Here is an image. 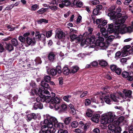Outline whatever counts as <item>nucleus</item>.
<instances>
[{
  "label": "nucleus",
  "mask_w": 133,
  "mask_h": 133,
  "mask_svg": "<svg viewBox=\"0 0 133 133\" xmlns=\"http://www.w3.org/2000/svg\"><path fill=\"white\" fill-rule=\"evenodd\" d=\"M71 4L70 2L68 0H57V5H59V6L61 8H63L64 6L69 5Z\"/></svg>",
  "instance_id": "423d86ee"
},
{
  "label": "nucleus",
  "mask_w": 133,
  "mask_h": 133,
  "mask_svg": "<svg viewBox=\"0 0 133 133\" xmlns=\"http://www.w3.org/2000/svg\"><path fill=\"white\" fill-rule=\"evenodd\" d=\"M78 125V122L76 121L72 122L71 123V125L72 128H77Z\"/></svg>",
  "instance_id": "393cba45"
},
{
  "label": "nucleus",
  "mask_w": 133,
  "mask_h": 133,
  "mask_svg": "<svg viewBox=\"0 0 133 133\" xmlns=\"http://www.w3.org/2000/svg\"><path fill=\"white\" fill-rule=\"evenodd\" d=\"M6 48L7 50L10 51L14 49L13 46L12 45L10 44H6Z\"/></svg>",
  "instance_id": "a878e982"
},
{
  "label": "nucleus",
  "mask_w": 133,
  "mask_h": 133,
  "mask_svg": "<svg viewBox=\"0 0 133 133\" xmlns=\"http://www.w3.org/2000/svg\"><path fill=\"white\" fill-rule=\"evenodd\" d=\"M44 80L45 82L49 83L50 82L51 83H54V82L51 81L50 77L48 76H46L44 77Z\"/></svg>",
  "instance_id": "5701e85b"
},
{
  "label": "nucleus",
  "mask_w": 133,
  "mask_h": 133,
  "mask_svg": "<svg viewBox=\"0 0 133 133\" xmlns=\"http://www.w3.org/2000/svg\"><path fill=\"white\" fill-rule=\"evenodd\" d=\"M52 104H55L54 105V106L56 110H58L59 109V105L58 104L60 102L59 99L58 97H52L50 99V102Z\"/></svg>",
  "instance_id": "39448f33"
},
{
  "label": "nucleus",
  "mask_w": 133,
  "mask_h": 133,
  "mask_svg": "<svg viewBox=\"0 0 133 133\" xmlns=\"http://www.w3.org/2000/svg\"><path fill=\"white\" fill-rule=\"evenodd\" d=\"M52 34V31L50 30L47 32L46 33V36L47 37H49L51 36Z\"/></svg>",
  "instance_id": "13d9d810"
},
{
  "label": "nucleus",
  "mask_w": 133,
  "mask_h": 133,
  "mask_svg": "<svg viewBox=\"0 0 133 133\" xmlns=\"http://www.w3.org/2000/svg\"><path fill=\"white\" fill-rule=\"evenodd\" d=\"M51 129L48 128L45 125H42L41 126V130L39 131V133H51Z\"/></svg>",
  "instance_id": "9b49d317"
},
{
  "label": "nucleus",
  "mask_w": 133,
  "mask_h": 133,
  "mask_svg": "<svg viewBox=\"0 0 133 133\" xmlns=\"http://www.w3.org/2000/svg\"><path fill=\"white\" fill-rule=\"evenodd\" d=\"M120 124V122L117 120L115 121L114 122H112V123L111 124L112 126H114V128H115L116 126L119 125Z\"/></svg>",
  "instance_id": "c03bdc74"
},
{
  "label": "nucleus",
  "mask_w": 133,
  "mask_h": 133,
  "mask_svg": "<svg viewBox=\"0 0 133 133\" xmlns=\"http://www.w3.org/2000/svg\"><path fill=\"white\" fill-rule=\"evenodd\" d=\"M91 41V43L95 44V43L96 42V39L94 36H92L90 38Z\"/></svg>",
  "instance_id": "c756f323"
},
{
  "label": "nucleus",
  "mask_w": 133,
  "mask_h": 133,
  "mask_svg": "<svg viewBox=\"0 0 133 133\" xmlns=\"http://www.w3.org/2000/svg\"><path fill=\"white\" fill-rule=\"evenodd\" d=\"M111 98L115 102H118L117 99L116 97L115 96V95L114 94H111L110 95Z\"/></svg>",
  "instance_id": "de8ad7c7"
},
{
  "label": "nucleus",
  "mask_w": 133,
  "mask_h": 133,
  "mask_svg": "<svg viewBox=\"0 0 133 133\" xmlns=\"http://www.w3.org/2000/svg\"><path fill=\"white\" fill-rule=\"evenodd\" d=\"M18 39L21 42H24L25 41V38L22 36H20L18 37Z\"/></svg>",
  "instance_id": "3c124183"
},
{
  "label": "nucleus",
  "mask_w": 133,
  "mask_h": 133,
  "mask_svg": "<svg viewBox=\"0 0 133 133\" xmlns=\"http://www.w3.org/2000/svg\"><path fill=\"white\" fill-rule=\"evenodd\" d=\"M35 39L37 40H44L45 39V35L43 34H40L38 31H36L35 33Z\"/></svg>",
  "instance_id": "9d476101"
},
{
  "label": "nucleus",
  "mask_w": 133,
  "mask_h": 133,
  "mask_svg": "<svg viewBox=\"0 0 133 133\" xmlns=\"http://www.w3.org/2000/svg\"><path fill=\"white\" fill-rule=\"evenodd\" d=\"M57 133H68V131L65 129H60L58 131Z\"/></svg>",
  "instance_id": "864d4df0"
},
{
  "label": "nucleus",
  "mask_w": 133,
  "mask_h": 133,
  "mask_svg": "<svg viewBox=\"0 0 133 133\" xmlns=\"http://www.w3.org/2000/svg\"><path fill=\"white\" fill-rule=\"evenodd\" d=\"M46 119L44 120V121L41 122V126L42 125H45L48 128L51 129L53 132H55L56 130L53 127L54 124L58 122L57 119L55 118L52 117L49 115H46Z\"/></svg>",
  "instance_id": "f03ea898"
},
{
  "label": "nucleus",
  "mask_w": 133,
  "mask_h": 133,
  "mask_svg": "<svg viewBox=\"0 0 133 133\" xmlns=\"http://www.w3.org/2000/svg\"><path fill=\"white\" fill-rule=\"evenodd\" d=\"M99 61V65L102 66H105L107 64V62L104 60H100Z\"/></svg>",
  "instance_id": "cd10ccee"
},
{
  "label": "nucleus",
  "mask_w": 133,
  "mask_h": 133,
  "mask_svg": "<svg viewBox=\"0 0 133 133\" xmlns=\"http://www.w3.org/2000/svg\"><path fill=\"white\" fill-rule=\"evenodd\" d=\"M71 119V117H66L64 121V122L65 124H68L70 123Z\"/></svg>",
  "instance_id": "c85d7f7f"
},
{
  "label": "nucleus",
  "mask_w": 133,
  "mask_h": 133,
  "mask_svg": "<svg viewBox=\"0 0 133 133\" xmlns=\"http://www.w3.org/2000/svg\"><path fill=\"white\" fill-rule=\"evenodd\" d=\"M99 3V2L98 0H94L91 1V3L93 5H95Z\"/></svg>",
  "instance_id": "5fc2aeb1"
},
{
  "label": "nucleus",
  "mask_w": 133,
  "mask_h": 133,
  "mask_svg": "<svg viewBox=\"0 0 133 133\" xmlns=\"http://www.w3.org/2000/svg\"><path fill=\"white\" fill-rule=\"evenodd\" d=\"M114 126H112L111 124L109 125V133H115Z\"/></svg>",
  "instance_id": "a211bd4d"
},
{
  "label": "nucleus",
  "mask_w": 133,
  "mask_h": 133,
  "mask_svg": "<svg viewBox=\"0 0 133 133\" xmlns=\"http://www.w3.org/2000/svg\"><path fill=\"white\" fill-rule=\"evenodd\" d=\"M86 115L88 117H91L92 116V114L91 112V110H88V111L86 112Z\"/></svg>",
  "instance_id": "37998d69"
},
{
  "label": "nucleus",
  "mask_w": 133,
  "mask_h": 133,
  "mask_svg": "<svg viewBox=\"0 0 133 133\" xmlns=\"http://www.w3.org/2000/svg\"><path fill=\"white\" fill-rule=\"evenodd\" d=\"M71 95H67L64 96L63 98V99L67 102H69V98H71Z\"/></svg>",
  "instance_id": "a19ab883"
},
{
  "label": "nucleus",
  "mask_w": 133,
  "mask_h": 133,
  "mask_svg": "<svg viewBox=\"0 0 133 133\" xmlns=\"http://www.w3.org/2000/svg\"><path fill=\"white\" fill-rule=\"evenodd\" d=\"M74 132L76 133H82V131L78 128L75 129L74 130Z\"/></svg>",
  "instance_id": "338daca9"
},
{
  "label": "nucleus",
  "mask_w": 133,
  "mask_h": 133,
  "mask_svg": "<svg viewBox=\"0 0 133 133\" xmlns=\"http://www.w3.org/2000/svg\"><path fill=\"white\" fill-rule=\"evenodd\" d=\"M13 7L12 4L10 5L7 6L5 8V10H11Z\"/></svg>",
  "instance_id": "4d7b16f0"
},
{
  "label": "nucleus",
  "mask_w": 133,
  "mask_h": 133,
  "mask_svg": "<svg viewBox=\"0 0 133 133\" xmlns=\"http://www.w3.org/2000/svg\"><path fill=\"white\" fill-rule=\"evenodd\" d=\"M114 24H115V23L114 24L111 23V24H110V25H109V28H110V29H111V28H112L114 26L115 27V29L116 30V31H117L119 33H121V34H124L125 33L127 32H125L124 33H122V32H120L119 31L118 29H116V27H115V26L114 25Z\"/></svg>",
  "instance_id": "7c9ffc66"
},
{
  "label": "nucleus",
  "mask_w": 133,
  "mask_h": 133,
  "mask_svg": "<svg viewBox=\"0 0 133 133\" xmlns=\"http://www.w3.org/2000/svg\"><path fill=\"white\" fill-rule=\"evenodd\" d=\"M56 70L57 71V72L59 74H60L62 72L61 68L59 66H58L56 67Z\"/></svg>",
  "instance_id": "8fccbe9b"
},
{
  "label": "nucleus",
  "mask_w": 133,
  "mask_h": 133,
  "mask_svg": "<svg viewBox=\"0 0 133 133\" xmlns=\"http://www.w3.org/2000/svg\"><path fill=\"white\" fill-rule=\"evenodd\" d=\"M93 131L96 133H100V130L98 128H96L93 129Z\"/></svg>",
  "instance_id": "774afa93"
},
{
  "label": "nucleus",
  "mask_w": 133,
  "mask_h": 133,
  "mask_svg": "<svg viewBox=\"0 0 133 133\" xmlns=\"http://www.w3.org/2000/svg\"><path fill=\"white\" fill-rule=\"evenodd\" d=\"M130 46L129 45H126L124 46L123 48V49L124 50L127 51H128L129 50L128 49L130 48Z\"/></svg>",
  "instance_id": "0e129e2a"
},
{
  "label": "nucleus",
  "mask_w": 133,
  "mask_h": 133,
  "mask_svg": "<svg viewBox=\"0 0 133 133\" xmlns=\"http://www.w3.org/2000/svg\"><path fill=\"white\" fill-rule=\"evenodd\" d=\"M70 38L72 41H73L75 39H77L78 41H81V38L78 37H77L76 35L74 34L71 35Z\"/></svg>",
  "instance_id": "b1692460"
},
{
  "label": "nucleus",
  "mask_w": 133,
  "mask_h": 133,
  "mask_svg": "<svg viewBox=\"0 0 133 133\" xmlns=\"http://www.w3.org/2000/svg\"><path fill=\"white\" fill-rule=\"evenodd\" d=\"M90 39L89 38H87L86 39H83L82 40L81 42V44L84 45L85 44L88 45L89 44H91Z\"/></svg>",
  "instance_id": "f3484780"
},
{
  "label": "nucleus",
  "mask_w": 133,
  "mask_h": 133,
  "mask_svg": "<svg viewBox=\"0 0 133 133\" xmlns=\"http://www.w3.org/2000/svg\"><path fill=\"white\" fill-rule=\"evenodd\" d=\"M59 109H60V110L62 111H65L67 109V106L66 104H62L61 107H60L59 106Z\"/></svg>",
  "instance_id": "72a5a7b5"
},
{
  "label": "nucleus",
  "mask_w": 133,
  "mask_h": 133,
  "mask_svg": "<svg viewBox=\"0 0 133 133\" xmlns=\"http://www.w3.org/2000/svg\"><path fill=\"white\" fill-rule=\"evenodd\" d=\"M47 9V8H42L38 11L37 12L40 14H42L46 11Z\"/></svg>",
  "instance_id": "2f4dec72"
},
{
  "label": "nucleus",
  "mask_w": 133,
  "mask_h": 133,
  "mask_svg": "<svg viewBox=\"0 0 133 133\" xmlns=\"http://www.w3.org/2000/svg\"><path fill=\"white\" fill-rule=\"evenodd\" d=\"M100 115L97 114H94L91 118V120L94 122L98 123L99 121Z\"/></svg>",
  "instance_id": "f8f14e48"
},
{
  "label": "nucleus",
  "mask_w": 133,
  "mask_h": 133,
  "mask_svg": "<svg viewBox=\"0 0 133 133\" xmlns=\"http://www.w3.org/2000/svg\"><path fill=\"white\" fill-rule=\"evenodd\" d=\"M99 11L96 8H95L93 11V13L95 15H99Z\"/></svg>",
  "instance_id": "49530a36"
},
{
  "label": "nucleus",
  "mask_w": 133,
  "mask_h": 133,
  "mask_svg": "<svg viewBox=\"0 0 133 133\" xmlns=\"http://www.w3.org/2000/svg\"><path fill=\"white\" fill-rule=\"evenodd\" d=\"M88 92L87 91H85L83 92L82 94L80 96L81 98H83L84 97L87 95Z\"/></svg>",
  "instance_id": "603ef678"
},
{
  "label": "nucleus",
  "mask_w": 133,
  "mask_h": 133,
  "mask_svg": "<svg viewBox=\"0 0 133 133\" xmlns=\"http://www.w3.org/2000/svg\"><path fill=\"white\" fill-rule=\"evenodd\" d=\"M108 113L103 114L101 116V123L103 125L102 126V128L105 129L107 127L108 124Z\"/></svg>",
  "instance_id": "20e7f679"
},
{
  "label": "nucleus",
  "mask_w": 133,
  "mask_h": 133,
  "mask_svg": "<svg viewBox=\"0 0 133 133\" xmlns=\"http://www.w3.org/2000/svg\"><path fill=\"white\" fill-rule=\"evenodd\" d=\"M65 36L64 32L62 31H58L56 35V37H57L59 39H64Z\"/></svg>",
  "instance_id": "4468645a"
},
{
  "label": "nucleus",
  "mask_w": 133,
  "mask_h": 133,
  "mask_svg": "<svg viewBox=\"0 0 133 133\" xmlns=\"http://www.w3.org/2000/svg\"><path fill=\"white\" fill-rule=\"evenodd\" d=\"M123 92L124 94V96L123 94H122L121 92H118V94L123 99H126V98L128 97L131 98V94L132 93L131 91L127 90H124L123 91Z\"/></svg>",
  "instance_id": "6e6552de"
},
{
  "label": "nucleus",
  "mask_w": 133,
  "mask_h": 133,
  "mask_svg": "<svg viewBox=\"0 0 133 133\" xmlns=\"http://www.w3.org/2000/svg\"><path fill=\"white\" fill-rule=\"evenodd\" d=\"M115 117L114 112H109V122L112 123L114 121Z\"/></svg>",
  "instance_id": "ddd939ff"
},
{
  "label": "nucleus",
  "mask_w": 133,
  "mask_h": 133,
  "mask_svg": "<svg viewBox=\"0 0 133 133\" xmlns=\"http://www.w3.org/2000/svg\"><path fill=\"white\" fill-rule=\"evenodd\" d=\"M50 74L52 76H55L57 74V71L55 69H52L50 70Z\"/></svg>",
  "instance_id": "e433bc0d"
},
{
  "label": "nucleus",
  "mask_w": 133,
  "mask_h": 133,
  "mask_svg": "<svg viewBox=\"0 0 133 133\" xmlns=\"http://www.w3.org/2000/svg\"><path fill=\"white\" fill-rule=\"evenodd\" d=\"M56 55L55 53L51 52L49 53L48 56V59L51 61H53L56 58Z\"/></svg>",
  "instance_id": "2eb2a0df"
},
{
  "label": "nucleus",
  "mask_w": 133,
  "mask_h": 133,
  "mask_svg": "<svg viewBox=\"0 0 133 133\" xmlns=\"http://www.w3.org/2000/svg\"><path fill=\"white\" fill-rule=\"evenodd\" d=\"M101 25H99L98 26V28H101L100 31L102 33L104 37L107 38V41L108 40V28H107V30L106 29L104 28H101Z\"/></svg>",
  "instance_id": "1a4fd4ad"
},
{
  "label": "nucleus",
  "mask_w": 133,
  "mask_h": 133,
  "mask_svg": "<svg viewBox=\"0 0 133 133\" xmlns=\"http://www.w3.org/2000/svg\"><path fill=\"white\" fill-rule=\"evenodd\" d=\"M54 127L57 128L59 129L63 128V124L61 123L57 122L54 124L53 126Z\"/></svg>",
  "instance_id": "aec40b11"
},
{
  "label": "nucleus",
  "mask_w": 133,
  "mask_h": 133,
  "mask_svg": "<svg viewBox=\"0 0 133 133\" xmlns=\"http://www.w3.org/2000/svg\"><path fill=\"white\" fill-rule=\"evenodd\" d=\"M128 131L129 133H133V126L129 127L128 128Z\"/></svg>",
  "instance_id": "052dcab7"
},
{
  "label": "nucleus",
  "mask_w": 133,
  "mask_h": 133,
  "mask_svg": "<svg viewBox=\"0 0 133 133\" xmlns=\"http://www.w3.org/2000/svg\"><path fill=\"white\" fill-rule=\"evenodd\" d=\"M124 119V117H123L121 116L119 118L118 120L120 123H121L123 121Z\"/></svg>",
  "instance_id": "680f3d73"
},
{
  "label": "nucleus",
  "mask_w": 133,
  "mask_h": 133,
  "mask_svg": "<svg viewBox=\"0 0 133 133\" xmlns=\"http://www.w3.org/2000/svg\"><path fill=\"white\" fill-rule=\"evenodd\" d=\"M39 8V5L37 4L32 5L31 6V10L32 11H35Z\"/></svg>",
  "instance_id": "bb28decb"
},
{
  "label": "nucleus",
  "mask_w": 133,
  "mask_h": 133,
  "mask_svg": "<svg viewBox=\"0 0 133 133\" xmlns=\"http://www.w3.org/2000/svg\"><path fill=\"white\" fill-rule=\"evenodd\" d=\"M90 125V124L89 123H86L84 125H83L81 128L84 131H86L89 128Z\"/></svg>",
  "instance_id": "6ab92c4d"
},
{
  "label": "nucleus",
  "mask_w": 133,
  "mask_h": 133,
  "mask_svg": "<svg viewBox=\"0 0 133 133\" xmlns=\"http://www.w3.org/2000/svg\"><path fill=\"white\" fill-rule=\"evenodd\" d=\"M26 41L27 43L29 45H30L33 42L32 38L29 37H28L26 38Z\"/></svg>",
  "instance_id": "4c0bfd02"
},
{
  "label": "nucleus",
  "mask_w": 133,
  "mask_h": 133,
  "mask_svg": "<svg viewBox=\"0 0 133 133\" xmlns=\"http://www.w3.org/2000/svg\"><path fill=\"white\" fill-rule=\"evenodd\" d=\"M35 61L37 64L41 63V58L39 57H37L35 60Z\"/></svg>",
  "instance_id": "6e6d98bb"
},
{
  "label": "nucleus",
  "mask_w": 133,
  "mask_h": 133,
  "mask_svg": "<svg viewBox=\"0 0 133 133\" xmlns=\"http://www.w3.org/2000/svg\"><path fill=\"white\" fill-rule=\"evenodd\" d=\"M11 44L15 46L18 45V42L16 38H14L12 39L11 40Z\"/></svg>",
  "instance_id": "412c9836"
},
{
  "label": "nucleus",
  "mask_w": 133,
  "mask_h": 133,
  "mask_svg": "<svg viewBox=\"0 0 133 133\" xmlns=\"http://www.w3.org/2000/svg\"><path fill=\"white\" fill-rule=\"evenodd\" d=\"M97 43L98 44L97 45L101 47V49L106 50L108 48L107 46H106L105 44L103 42H99L98 41H97Z\"/></svg>",
  "instance_id": "dca6fc26"
},
{
  "label": "nucleus",
  "mask_w": 133,
  "mask_h": 133,
  "mask_svg": "<svg viewBox=\"0 0 133 133\" xmlns=\"http://www.w3.org/2000/svg\"><path fill=\"white\" fill-rule=\"evenodd\" d=\"M37 22L39 24L43 22L47 23L48 22V20L42 18L37 21Z\"/></svg>",
  "instance_id": "c9c22d12"
},
{
  "label": "nucleus",
  "mask_w": 133,
  "mask_h": 133,
  "mask_svg": "<svg viewBox=\"0 0 133 133\" xmlns=\"http://www.w3.org/2000/svg\"><path fill=\"white\" fill-rule=\"evenodd\" d=\"M115 14V12L114 11L109 12V16H110V19L114 20L116 29H118L119 32L122 33L130 31L131 29L130 26L126 27L125 25L123 24L127 17L125 16L121 17L122 14L120 13H118L116 15Z\"/></svg>",
  "instance_id": "f257e3e1"
},
{
  "label": "nucleus",
  "mask_w": 133,
  "mask_h": 133,
  "mask_svg": "<svg viewBox=\"0 0 133 133\" xmlns=\"http://www.w3.org/2000/svg\"><path fill=\"white\" fill-rule=\"evenodd\" d=\"M70 70L68 67H64L63 69V74L66 75L69 74V73Z\"/></svg>",
  "instance_id": "4be33fe9"
},
{
  "label": "nucleus",
  "mask_w": 133,
  "mask_h": 133,
  "mask_svg": "<svg viewBox=\"0 0 133 133\" xmlns=\"http://www.w3.org/2000/svg\"><path fill=\"white\" fill-rule=\"evenodd\" d=\"M129 75L128 73L127 72H123L122 74V76L124 78H127L128 77Z\"/></svg>",
  "instance_id": "a18cd8bd"
},
{
  "label": "nucleus",
  "mask_w": 133,
  "mask_h": 133,
  "mask_svg": "<svg viewBox=\"0 0 133 133\" xmlns=\"http://www.w3.org/2000/svg\"><path fill=\"white\" fill-rule=\"evenodd\" d=\"M122 54L121 56L125 57L127 56L128 54V51L125 50H122Z\"/></svg>",
  "instance_id": "79ce46f5"
},
{
  "label": "nucleus",
  "mask_w": 133,
  "mask_h": 133,
  "mask_svg": "<svg viewBox=\"0 0 133 133\" xmlns=\"http://www.w3.org/2000/svg\"><path fill=\"white\" fill-rule=\"evenodd\" d=\"M34 92L36 95H38L39 96L37 98L36 100L37 103H40L41 102H45L47 103H49L50 102V98H51L50 96H46L42 93V90L38 89L36 88L34 89Z\"/></svg>",
  "instance_id": "7ed1b4c3"
},
{
  "label": "nucleus",
  "mask_w": 133,
  "mask_h": 133,
  "mask_svg": "<svg viewBox=\"0 0 133 133\" xmlns=\"http://www.w3.org/2000/svg\"><path fill=\"white\" fill-rule=\"evenodd\" d=\"M91 103L89 99H86L85 102V104L86 105H89Z\"/></svg>",
  "instance_id": "e2e57ef3"
},
{
  "label": "nucleus",
  "mask_w": 133,
  "mask_h": 133,
  "mask_svg": "<svg viewBox=\"0 0 133 133\" xmlns=\"http://www.w3.org/2000/svg\"><path fill=\"white\" fill-rule=\"evenodd\" d=\"M49 8L52 11H56L58 8V7L57 6V5H52L51 6H49Z\"/></svg>",
  "instance_id": "f704fd0d"
},
{
  "label": "nucleus",
  "mask_w": 133,
  "mask_h": 133,
  "mask_svg": "<svg viewBox=\"0 0 133 133\" xmlns=\"http://www.w3.org/2000/svg\"><path fill=\"white\" fill-rule=\"evenodd\" d=\"M7 28L10 31H12L14 30V28L11 25H8L7 26Z\"/></svg>",
  "instance_id": "69168bd1"
},
{
  "label": "nucleus",
  "mask_w": 133,
  "mask_h": 133,
  "mask_svg": "<svg viewBox=\"0 0 133 133\" xmlns=\"http://www.w3.org/2000/svg\"><path fill=\"white\" fill-rule=\"evenodd\" d=\"M79 70V67L75 66L72 67L71 69V72L73 73L76 72Z\"/></svg>",
  "instance_id": "473e14b6"
},
{
  "label": "nucleus",
  "mask_w": 133,
  "mask_h": 133,
  "mask_svg": "<svg viewBox=\"0 0 133 133\" xmlns=\"http://www.w3.org/2000/svg\"><path fill=\"white\" fill-rule=\"evenodd\" d=\"M31 114H28L27 115V119L28 121H30L32 119Z\"/></svg>",
  "instance_id": "bf43d9fd"
},
{
  "label": "nucleus",
  "mask_w": 133,
  "mask_h": 133,
  "mask_svg": "<svg viewBox=\"0 0 133 133\" xmlns=\"http://www.w3.org/2000/svg\"><path fill=\"white\" fill-rule=\"evenodd\" d=\"M110 68L113 71H114L117 68V65L115 64H112L110 66Z\"/></svg>",
  "instance_id": "58836bf2"
},
{
  "label": "nucleus",
  "mask_w": 133,
  "mask_h": 133,
  "mask_svg": "<svg viewBox=\"0 0 133 133\" xmlns=\"http://www.w3.org/2000/svg\"><path fill=\"white\" fill-rule=\"evenodd\" d=\"M122 52L120 51L117 52L115 54V58L116 59H118L120 56L121 55Z\"/></svg>",
  "instance_id": "ea45409f"
},
{
  "label": "nucleus",
  "mask_w": 133,
  "mask_h": 133,
  "mask_svg": "<svg viewBox=\"0 0 133 133\" xmlns=\"http://www.w3.org/2000/svg\"><path fill=\"white\" fill-rule=\"evenodd\" d=\"M121 70L119 68L117 67L114 71L118 75H120L121 73Z\"/></svg>",
  "instance_id": "09e8293b"
},
{
  "label": "nucleus",
  "mask_w": 133,
  "mask_h": 133,
  "mask_svg": "<svg viewBox=\"0 0 133 133\" xmlns=\"http://www.w3.org/2000/svg\"><path fill=\"white\" fill-rule=\"evenodd\" d=\"M49 87L48 84H42L39 86V87L38 89L42 90L43 93L48 95V96H50L49 92L45 89V88L48 89Z\"/></svg>",
  "instance_id": "0eeeda50"
}]
</instances>
